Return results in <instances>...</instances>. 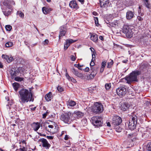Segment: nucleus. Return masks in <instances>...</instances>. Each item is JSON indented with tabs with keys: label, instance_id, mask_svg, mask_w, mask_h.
<instances>
[{
	"label": "nucleus",
	"instance_id": "obj_1",
	"mask_svg": "<svg viewBox=\"0 0 151 151\" xmlns=\"http://www.w3.org/2000/svg\"><path fill=\"white\" fill-rule=\"evenodd\" d=\"M19 101L21 104H24L29 101H34L33 94L31 88L29 90L22 88L19 91Z\"/></svg>",
	"mask_w": 151,
	"mask_h": 151
},
{
	"label": "nucleus",
	"instance_id": "obj_2",
	"mask_svg": "<svg viewBox=\"0 0 151 151\" xmlns=\"http://www.w3.org/2000/svg\"><path fill=\"white\" fill-rule=\"evenodd\" d=\"M60 119L65 123L70 124L74 120L73 114L70 111H68L62 114L60 117Z\"/></svg>",
	"mask_w": 151,
	"mask_h": 151
},
{
	"label": "nucleus",
	"instance_id": "obj_3",
	"mask_svg": "<svg viewBox=\"0 0 151 151\" xmlns=\"http://www.w3.org/2000/svg\"><path fill=\"white\" fill-rule=\"evenodd\" d=\"M140 74V71H134L132 72L129 76H126L124 79L127 81V83L129 84L132 82L137 81V76Z\"/></svg>",
	"mask_w": 151,
	"mask_h": 151
},
{
	"label": "nucleus",
	"instance_id": "obj_4",
	"mask_svg": "<svg viewBox=\"0 0 151 151\" xmlns=\"http://www.w3.org/2000/svg\"><path fill=\"white\" fill-rule=\"evenodd\" d=\"M137 121V117L136 115H134L131 116L128 124V127L130 130H133L135 129Z\"/></svg>",
	"mask_w": 151,
	"mask_h": 151
},
{
	"label": "nucleus",
	"instance_id": "obj_5",
	"mask_svg": "<svg viewBox=\"0 0 151 151\" xmlns=\"http://www.w3.org/2000/svg\"><path fill=\"white\" fill-rule=\"evenodd\" d=\"M131 26L128 25H124L123 27L122 32L125 34L128 37H131L132 36Z\"/></svg>",
	"mask_w": 151,
	"mask_h": 151
},
{
	"label": "nucleus",
	"instance_id": "obj_6",
	"mask_svg": "<svg viewBox=\"0 0 151 151\" xmlns=\"http://www.w3.org/2000/svg\"><path fill=\"white\" fill-rule=\"evenodd\" d=\"M103 105L100 103L96 102L92 109V110L94 113L99 114L101 113L103 111Z\"/></svg>",
	"mask_w": 151,
	"mask_h": 151
},
{
	"label": "nucleus",
	"instance_id": "obj_7",
	"mask_svg": "<svg viewBox=\"0 0 151 151\" xmlns=\"http://www.w3.org/2000/svg\"><path fill=\"white\" fill-rule=\"evenodd\" d=\"M101 118L99 116H93L91 118L93 125L96 127L101 126L102 124Z\"/></svg>",
	"mask_w": 151,
	"mask_h": 151
},
{
	"label": "nucleus",
	"instance_id": "obj_8",
	"mask_svg": "<svg viewBox=\"0 0 151 151\" xmlns=\"http://www.w3.org/2000/svg\"><path fill=\"white\" fill-rule=\"evenodd\" d=\"M122 122V119L118 116H114L112 118V123L115 127L120 125L121 123Z\"/></svg>",
	"mask_w": 151,
	"mask_h": 151
},
{
	"label": "nucleus",
	"instance_id": "obj_9",
	"mask_svg": "<svg viewBox=\"0 0 151 151\" xmlns=\"http://www.w3.org/2000/svg\"><path fill=\"white\" fill-rule=\"evenodd\" d=\"M116 92L117 94L120 97L124 96L126 93V89L124 87H120L116 89Z\"/></svg>",
	"mask_w": 151,
	"mask_h": 151
},
{
	"label": "nucleus",
	"instance_id": "obj_10",
	"mask_svg": "<svg viewBox=\"0 0 151 151\" xmlns=\"http://www.w3.org/2000/svg\"><path fill=\"white\" fill-rule=\"evenodd\" d=\"M73 117H74V119L76 118L79 119L81 118L84 116V114L82 112L79 111H74L73 113H72Z\"/></svg>",
	"mask_w": 151,
	"mask_h": 151
},
{
	"label": "nucleus",
	"instance_id": "obj_11",
	"mask_svg": "<svg viewBox=\"0 0 151 151\" xmlns=\"http://www.w3.org/2000/svg\"><path fill=\"white\" fill-rule=\"evenodd\" d=\"M137 136V134L134 133L128 134V137L132 142H136L138 140Z\"/></svg>",
	"mask_w": 151,
	"mask_h": 151
},
{
	"label": "nucleus",
	"instance_id": "obj_12",
	"mask_svg": "<svg viewBox=\"0 0 151 151\" xmlns=\"http://www.w3.org/2000/svg\"><path fill=\"white\" fill-rule=\"evenodd\" d=\"M109 3V0H100V4L101 8L106 7Z\"/></svg>",
	"mask_w": 151,
	"mask_h": 151
},
{
	"label": "nucleus",
	"instance_id": "obj_13",
	"mask_svg": "<svg viewBox=\"0 0 151 151\" xmlns=\"http://www.w3.org/2000/svg\"><path fill=\"white\" fill-rule=\"evenodd\" d=\"M42 143V146L44 147H46L47 149H48L50 146V145L48 143L47 140L44 138H42L40 140Z\"/></svg>",
	"mask_w": 151,
	"mask_h": 151
},
{
	"label": "nucleus",
	"instance_id": "obj_14",
	"mask_svg": "<svg viewBox=\"0 0 151 151\" xmlns=\"http://www.w3.org/2000/svg\"><path fill=\"white\" fill-rule=\"evenodd\" d=\"M89 35L90 36V39L91 40L94 42H97L98 40V35L94 33H89Z\"/></svg>",
	"mask_w": 151,
	"mask_h": 151
},
{
	"label": "nucleus",
	"instance_id": "obj_15",
	"mask_svg": "<svg viewBox=\"0 0 151 151\" xmlns=\"http://www.w3.org/2000/svg\"><path fill=\"white\" fill-rule=\"evenodd\" d=\"M71 71L74 74L78 77L82 78L83 77V74L82 73H79L77 70L75 69L74 68L72 69Z\"/></svg>",
	"mask_w": 151,
	"mask_h": 151
},
{
	"label": "nucleus",
	"instance_id": "obj_16",
	"mask_svg": "<svg viewBox=\"0 0 151 151\" xmlns=\"http://www.w3.org/2000/svg\"><path fill=\"white\" fill-rule=\"evenodd\" d=\"M134 17V12L128 10L126 13V18L129 20L132 19Z\"/></svg>",
	"mask_w": 151,
	"mask_h": 151
},
{
	"label": "nucleus",
	"instance_id": "obj_17",
	"mask_svg": "<svg viewBox=\"0 0 151 151\" xmlns=\"http://www.w3.org/2000/svg\"><path fill=\"white\" fill-rule=\"evenodd\" d=\"M60 29V31L59 35V39H60L61 37L64 36L66 33L65 28L64 26L61 27Z\"/></svg>",
	"mask_w": 151,
	"mask_h": 151
},
{
	"label": "nucleus",
	"instance_id": "obj_18",
	"mask_svg": "<svg viewBox=\"0 0 151 151\" xmlns=\"http://www.w3.org/2000/svg\"><path fill=\"white\" fill-rule=\"evenodd\" d=\"M45 129L48 132L52 133H54L56 132V131L54 130V129H55V127L54 128V127L52 125H48V127H45Z\"/></svg>",
	"mask_w": 151,
	"mask_h": 151
},
{
	"label": "nucleus",
	"instance_id": "obj_19",
	"mask_svg": "<svg viewBox=\"0 0 151 151\" xmlns=\"http://www.w3.org/2000/svg\"><path fill=\"white\" fill-rule=\"evenodd\" d=\"M129 107V105L127 103H125L123 104H122L121 107V110L123 111H126Z\"/></svg>",
	"mask_w": 151,
	"mask_h": 151
},
{
	"label": "nucleus",
	"instance_id": "obj_20",
	"mask_svg": "<svg viewBox=\"0 0 151 151\" xmlns=\"http://www.w3.org/2000/svg\"><path fill=\"white\" fill-rule=\"evenodd\" d=\"M69 6L70 8L73 9H78V7L77 4L75 1H71L69 3Z\"/></svg>",
	"mask_w": 151,
	"mask_h": 151
},
{
	"label": "nucleus",
	"instance_id": "obj_21",
	"mask_svg": "<svg viewBox=\"0 0 151 151\" xmlns=\"http://www.w3.org/2000/svg\"><path fill=\"white\" fill-rule=\"evenodd\" d=\"M2 57L5 59L8 63L11 62L13 60V58L12 57H9L8 55L4 54L2 55Z\"/></svg>",
	"mask_w": 151,
	"mask_h": 151
},
{
	"label": "nucleus",
	"instance_id": "obj_22",
	"mask_svg": "<svg viewBox=\"0 0 151 151\" xmlns=\"http://www.w3.org/2000/svg\"><path fill=\"white\" fill-rule=\"evenodd\" d=\"M32 126L34 130L36 131L40 127V124L38 122H34L32 124Z\"/></svg>",
	"mask_w": 151,
	"mask_h": 151
},
{
	"label": "nucleus",
	"instance_id": "obj_23",
	"mask_svg": "<svg viewBox=\"0 0 151 151\" xmlns=\"http://www.w3.org/2000/svg\"><path fill=\"white\" fill-rule=\"evenodd\" d=\"M52 97V94L51 92H49L45 96V99L48 101H51Z\"/></svg>",
	"mask_w": 151,
	"mask_h": 151
},
{
	"label": "nucleus",
	"instance_id": "obj_24",
	"mask_svg": "<svg viewBox=\"0 0 151 151\" xmlns=\"http://www.w3.org/2000/svg\"><path fill=\"white\" fill-rule=\"evenodd\" d=\"M97 71H93L88 76V79H91L93 78L97 74Z\"/></svg>",
	"mask_w": 151,
	"mask_h": 151
},
{
	"label": "nucleus",
	"instance_id": "obj_25",
	"mask_svg": "<svg viewBox=\"0 0 151 151\" xmlns=\"http://www.w3.org/2000/svg\"><path fill=\"white\" fill-rule=\"evenodd\" d=\"M51 9L50 8H48L44 7L42 8V10L43 13L45 14H47L51 11Z\"/></svg>",
	"mask_w": 151,
	"mask_h": 151
},
{
	"label": "nucleus",
	"instance_id": "obj_26",
	"mask_svg": "<svg viewBox=\"0 0 151 151\" xmlns=\"http://www.w3.org/2000/svg\"><path fill=\"white\" fill-rule=\"evenodd\" d=\"M4 6L8 9H10L11 8V6L9 4L8 1L7 0L4 1L3 3Z\"/></svg>",
	"mask_w": 151,
	"mask_h": 151
},
{
	"label": "nucleus",
	"instance_id": "obj_27",
	"mask_svg": "<svg viewBox=\"0 0 151 151\" xmlns=\"http://www.w3.org/2000/svg\"><path fill=\"white\" fill-rule=\"evenodd\" d=\"M66 76L67 78L69 80L75 83L76 82V81L75 79L73 78L72 77H71L69 76L68 73H66Z\"/></svg>",
	"mask_w": 151,
	"mask_h": 151
},
{
	"label": "nucleus",
	"instance_id": "obj_28",
	"mask_svg": "<svg viewBox=\"0 0 151 151\" xmlns=\"http://www.w3.org/2000/svg\"><path fill=\"white\" fill-rule=\"evenodd\" d=\"M76 104V103L74 101L71 100L68 102L67 105L68 107L70 108V107H72L74 106Z\"/></svg>",
	"mask_w": 151,
	"mask_h": 151
},
{
	"label": "nucleus",
	"instance_id": "obj_29",
	"mask_svg": "<svg viewBox=\"0 0 151 151\" xmlns=\"http://www.w3.org/2000/svg\"><path fill=\"white\" fill-rule=\"evenodd\" d=\"M27 68L26 66L19 67L18 70L19 72H25L27 71Z\"/></svg>",
	"mask_w": 151,
	"mask_h": 151
},
{
	"label": "nucleus",
	"instance_id": "obj_30",
	"mask_svg": "<svg viewBox=\"0 0 151 151\" xmlns=\"http://www.w3.org/2000/svg\"><path fill=\"white\" fill-rule=\"evenodd\" d=\"M12 85L14 89L16 91H17L19 87L20 86L19 84L17 83H14Z\"/></svg>",
	"mask_w": 151,
	"mask_h": 151
},
{
	"label": "nucleus",
	"instance_id": "obj_31",
	"mask_svg": "<svg viewBox=\"0 0 151 151\" xmlns=\"http://www.w3.org/2000/svg\"><path fill=\"white\" fill-rule=\"evenodd\" d=\"M13 45V43L11 42H6L5 45L6 47H12Z\"/></svg>",
	"mask_w": 151,
	"mask_h": 151
},
{
	"label": "nucleus",
	"instance_id": "obj_32",
	"mask_svg": "<svg viewBox=\"0 0 151 151\" xmlns=\"http://www.w3.org/2000/svg\"><path fill=\"white\" fill-rule=\"evenodd\" d=\"M77 40H73L72 39H68L66 40V42L68 43L70 45L71 43L76 42L77 41Z\"/></svg>",
	"mask_w": 151,
	"mask_h": 151
},
{
	"label": "nucleus",
	"instance_id": "obj_33",
	"mask_svg": "<svg viewBox=\"0 0 151 151\" xmlns=\"http://www.w3.org/2000/svg\"><path fill=\"white\" fill-rule=\"evenodd\" d=\"M17 14L22 18H23L24 17V13L21 11H18Z\"/></svg>",
	"mask_w": 151,
	"mask_h": 151
},
{
	"label": "nucleus",
	"instance_id": "obj_34",
	"mask_svg": "<svg viewBox=\"0 0 151 151\" xmlns=\"http://www.w3.org/2000/svg\"><path fill=\"white\" fill-rule=\"evenodd\" d=\"M24 78L19 76L16 77L14 78V80L17 81H21L23 80Z\"/></svg>",
	"mask_w": 151,
	"mask_h": 151
},
{
	"label": "nucleus",
	"instance_id": "obj_35",
	"mask_svg": "<svg viewBox=\"0 0 151 151\" xmlns=\"http://www.w3.org/2000/svg\"><path fill=\"white\" fill-rule=\"evenodd\" d=\"M111 83H106L105 84V88L107 90H109L111 87Z\"/></svg>",
	"mask_w": 151,
	"mask_h": 151
},
{
	"label": "nucleus",
	"instance_id": "obj_36",
	"mask_svg": "<svg viewBox=\"0 0 151 151\" xmlns=\"http://www.w3.org/2000/svg\"><path fill=\"white\" fill-rule=\"evenodd\" d=\"M146 149L148 151H151V142H149L147 145Z\"/></svg>",
	"mask_w": 151,
	"mask_h": 151
},
{
	"label": "nucleus",
	"instance_id": "obj_37",
	"mask_svg": "<svg viewBox=\"0 0 151 151\" xmlns=\"http://www.w3.org/2000/svg\"><path fill=\"white\" fill-rule=\"evenodd\" d=\"M113 64V61L112 60H111V61L109 62L108 63V65L107 66V68H109L111 67L112 65Z\"/></svg>",
	"mask_w": 151,
	"mask_h": 151
},
{
	"label": "nucleus",
	"instance_id": "obj_38",
	"mask_svg": "<svg viewBox=\"0 0 151 151\" xmlns=\"http://www.w3.org/2000/svg\"><path fill=\"white\" fill-rule=\"evenodd\" d=\"M3 12L4 14L6 16H8L11 14V12L10 11H8L7 12L6 11H3Z\"/></svg>",
	"mask_w": 151,
	"mask_h": 151
},
{
	"label": "nucleus",
	"instance_id": "obj_39",
	"mask_svg": "<svg viewBox=\"0 0 151 151\" xmlns=\"http://www.w3.org/2000/svg\"><path fill=\"white\" fill-rule=\"evenodd\" d=\"M5 28L7 31H10L12 29V27L10 25H7L5 26Z\"/></svg>",
	"mask_w": 151,
	"mask_h": 151
},
{
	"label": "nucleus",
	"instance_id": "obj_40",
	"mask_svg": "<svg viewBox=\"0 0 151 151\" xmlns=\"http://www.w3.org/2000/svg\"><path fill=\"white\" fill-rule=\"evenodd\" d=\"M69 44L66 41L65 42V43L64 44V49L65 50H66L68 48V47L69 46H70Z\"/></svg>",
	"mask_w": 151,
	"mask_h": 151
},
{
	"label": "nucleus",
	"instance_id": "obj_41",
	"mask_svg": "<svg viewBox=\"0 0 151 151\" xmlns=\"http://www.w3.org/2000/svg\"><path fill=\"white\" fill-rule=\"evenodd\" d=\"M94 20L95 24L96 26H98L99 25V24L98 22V19L97 17H94Z\"/></svg>",
	"mask_w": 151,
	"mask_h": 151
},
{
	"label": "nucleus",
	"instance_id": "obj_42",
	"mask_svg": "<svg viewBox=\"0 0 151 151\" xmlns=\"http://www.w3.org/2000/svg\"><path fill=\"white\" fill-rule=\"evenodd\" d=\"M144 3L146 7L148 9H150V4L148 3V1L144 2Z\"/></svg>",
	"mask_w": 151,
	"mask_h": 151
},
{
	"label": "nucleus",
	"instance_id": "obj_43",
	"mask_svg": "<svg viewBox=\"0 0 151 151\" xmlns=\"http://www.w3.org/2000/svg\"><path fill=\"white\" fill-rule=\"evenodd\" d=\"M10 74L12 76H15L16 75L17 73L15 71H13V70H11L10 71Z\"/></svg>",
	"mask_w": 151,
	"mask_h": 151
},
{
	"label": "nucleus",
	"instance_id": "obj_44",
	"mask_svg": "<svg viewBox=\"0 0 151 151\" xmlns=\"http://www.w3.org/2000/svg\"><path fill=\"white\" fill-rule=\"evenodd\" d=\"M57 89L58 91L60 92H61L63 91V88L60 86H58L57 87Z\"/></svg>",
	"mask_w": 151,
	"mask_h": 151
},
{
	"label": "nucleus",
	"instance_id": "obj_45",
	"mask_svg": "<svg viewBox=\"0 0 151 151\" xmlns=\"http://www.w3.org/2000/svg\"><path fill=\"white\" fill-rule=\"evenodd\" d=\"M117 127L116 128V131L118 132H120L121 131L122 128L119 127V126H116Z\"/></svg>",
	"mask_w": 151,
	"mask_h": 151
},
{
	"label": "nucleus",
	"instance_id": "obj_46",
	"mask_svg": "<svg viewBox=\"0 0 151 151\" xmlns=\"http://www.w3.org/2000/svg\"><path fill=\"white\" fill-rule=\"evenodd\" d=\"M27 148L24 147L22 148H20L19 149H17L18 151H27Z\"/></svg>",
	"mask_w": 151,
	"mask_h": 151
},
{
	"label": "nucleus",
	"instance_id": "obj_47",
	"mask_svg": "<svg viewBox=\"0 0 151 151\" xmlns=\"http://www.w3.org/2000/svg\"><path fill=\"white\" fill-rule=\"evenodd\" d=\"M95 60V59L93 60V59H92L90 63V66H94L95 65V63L94 61Z\"/></svg>",
	"mask_w": 151,
	"mask_h": 151
},
{
	"label": "nucleus",
	"instance_id": "obj_48",
	"mask_svg": "<svg viewBox=\"0 0 151 151\" xmlns=\"http://www.w3.org/2000/svg\"><path fill=\"white\" fill-rule=\"evenodd\" d=\"M106 62L105 61H104L103 62L101 63V67L102 68H105L106 65Z\"/></svg>",
	"mask_w": 151,
	"mask_h": 151
},
{
	"label": "nucleus",
	"instance_id": "obj_49",
	"mask_svg": "<svg viewBox=\"0 0 151 151\" xmlns=\"http://www.w3.org/2000/svg\"><path fill=\"white\" fill-rule=\"evenodd\" d=\"M48 114V112L47 111L44 114L42 115V118H45Z\"/></svg>",
	"mask_w": 151,
	"mask_h": 151
},
{
	"label": "nucleus",
	"instance_id": "obj_50",
	"mask_svg": "<svg viewBox=\"0 0 151 151\" xmlns=\"http://www.w3.org/2000/svg\"><path fill=\"white\" fill-rule=\"evenodd\" d=\"M71 60L73 61H74L76 60V58L73 55H72L70 56Z\"/></svg>",
	"mask_w": 151,
	"mask_h": 151
},
{
	"label": "nucleus",
	"instance_id": "obj_51",
	"mask_svg": "<svg viewBox=\"0 0 151 151\" xmlns=\"http://www.w3.org/2000/svg\"><path fill=\"white\" fill-rule=\"evenodd\" d=\"M137 19L139 21H141L143 20L142 18L140 16H138L137 17Z\"/></svg>",
	"mask_w": 151,
	"mask_h": 151
},
{
	"label": "nucleus",
	"instance_id": "obj_52",
	"mask_svg": "<svg viewBox=\"0 0 151 151\" xmlns=\"http://www.w3.org/2000/svg\"><path fill=\"white\" fill-rule=\"evenodd\" d=\"M46 137L48 139H53V137L52 136H47Z\"/></svg>",
	"mask_w": 151,
	"mask_h": 151
},
{
	"label": "nucleus",
	"instance_id": "obj_53",
	"mask_svg": "<svg viewBox=\"0 0 151 151\" xmlns=\"http://www.w3.org/2000/svg\"><path fill=\"white\" fill-rule=\"evenodd\" d=\"M48 42V40H45L43 42V43L44 44H47Z\"/></svg>",
	"mask_w": 151,
	"mask_h": 151
},
{
	"label": "nucleus",
	"instance_id": "obj_54",
	"mask_svg": "<svg viewBox=\"0 0 151 151\" xmlns=\"http://www.w3.org/2000/svg\"><path fill=\"white\" fill-rule=\"evenodd\" d=\"M68 136L67 135H66L65 136L64 139L65 140H67L68 139Z\"/></svg>",
	"mask_w": 151,
	"mask_h": 151
},
{
	"label": "nucleus",
	"instance_id": "obj_55",
	"mask_svg": "<svg viewBox=\"0 0 151 151\" xmlns=\"http://www.w3.org/2000/svg\"><path fill=\"white\" fill-rule=\"evenodd\" d=\"M99 38L100 40H104L103 37L102 36H99Z\"/></svg>",
	"mask_w": 151,
	"mask_h": 151
},
{
	"label": "nucleus",
	"instance_id": "obj_56",
	"mask_svg": "<svg viewBox=\"0 0 151 151\" xmlns=\"http://www.w3.org/2000/svg\"><path fill=\"white\" fill-rule=\"evenodd\" d=\"M89 70V68L88 67L84 69V70L88 72Z\"/></svg>",
	"mask_w": 151,
	"mask_h": 151
},
{
	"label": "nucleus",
	"instance_id": "obj_57",
	"mask_svg": "<svg viewBox=\"0 0 151 151\" xmlns=\"http://www.w3.org/2000/svg\"><path fill=\"white\" fill-rule=\"evenodd\" d=\"M92 14L96 16L98 14L96 12H93L92 13Z\"/></svg>",
	"mask_w": 151,
	"mask_h": 151
},
{
	"label": "nucleus",
	"instance_id": "obj_58",
	"mask_svg": "<svg viewBox=\"0 0 151 151\" xmlns=\"http://www.w3.org/2000/svg\"><path fill=\"white\" fill-rule=\"evenodd\" d=\"M93 66H90L91 70H92L93 71H96V70H95L94 69V68H93Z\"/></svg>",
	"mask_w": 151,
	"mask_h": 151
},
{
	"label": "nucleus",
	"instance_id": "obj_59",
	"mask_svg": "<svg viewBox=\"0 0 151 151\" xmlns=\"http://www.w3.org/2000/svg\"><path fill=\"white\" fill-rule=\"evenodd\" d=\"M104 68L101 67L100 70V72L102 73L104 71Z\"/></svg>",
	"mask_w": 151,
	"mask_h": 151
},
{
	"label": "nucleus",
	"instance_id": "obj_60",
	"mask_svg": "<svg viewBox=\"0 0 151 151\" xmlns=\"http://www.w3.org/2000/svg\"><path fill=\"white\" fill-rule=\"evenodd\" d=\"M74 66L76 67H77V68H78V67L79 66V64H75L74 65Z\"/></svg>",
	"mask_w": 151,
	"mask_h": 151
},
{
	"label": "nucleus",
	"instance_id": "obj_61",
	"mask_svg": "<svg viewBox=\"0 0 151 151\" xmlns=\"http://www.w3.org/2000/svg\"><path fill=\"white\" fill-rule=\"evenodd\" d=\"M92 59H93V60L94 59H93L94 58H95V55L94 54V53H93V54H92Z\"/></svg>",
	"mask_w": 151,
	"mask_h": 151
},
{
	"label": "nucleus",
	"instance_id": "obj_62",
	"mask_svg": "<svg viewBox=\"0 0 151 151\" xmlns=\"http://www.w3.org/2000/svg\"><path fill=\"white\" fill-rule=\"evenodd\" d=\"M3 66L2 65V63L0 62V68H3Z\"/></svg>",
	"mask_w": 151,
	"mask_h": 151
},
{
	"label": "nucleus",
	"instance_id": "obj_63",
	"mask_svg": "<svg viewBox=\"0 0 151 151\" xmlns=\"http://www.w3.org/2000/svg\"><path fill=\"white\" fill-rule=\"evenodd\" d=\"M107 126H108L109 127H110L111 124H110V122H107Z\"/></svg>",
	"mask_w": 151,
	"mask_h": 151
},
{
	"label": "nucleus",
	"instance_id": "obj_64",
	"mask_svg": "<svg viewBox=\"0 0 151 151\" xmlns=\"http://www.w3.org/2000/svg\"><path fill=\"white\" fill-rule=\"evenodd\" d=\"M79 1L81 2L82 4H83L84 1V0H78Z\"/></svg>",
	"mask_w": 151,
	"mask_h": 151
}]
</instances>
